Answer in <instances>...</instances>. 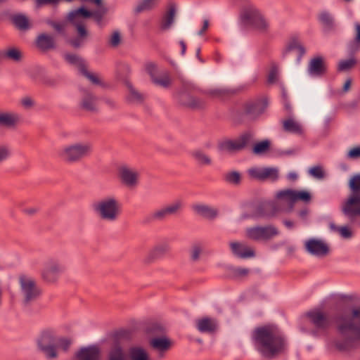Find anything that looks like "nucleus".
I'll use <instances>...</instances> for the list:
<instances>
[{
  "mask_svg": "<svg viewBox=\"0 0 360 360\" xmlns=\"http://www.w3.org/2000/svg\"><path fill=\"white\" fill-rule=\"evenodd\" d=\"M251 339L257 352L269 359L283 354L286 349L285 338L274 325L255 328L252 332Z\"/></svg>",
  "mask_w": 360,
  "mask_h": 360,
  "instance_id": "obj_1",
  "label": "nucleus"
},
{
  "mask_svg": "<svg viewBox=\"0 0 360 360\" xmlns=\"http://www.w3.org/2000/svg\"><path fill=\"white\" fill-rule=\"evenodd\" d=\"M336 323L339 336L335 345L338 349L348 350L356 340L360 341V307L352 310L351 317H338Z\"/></svg>",
  "mask_w": 360,
  "mask_h": 360,
  "instance_id": "obj_2",
  "label": "nucleus"
},
{
  "mask_svg": "<svg viewBox=\"0 0 360 360\" xmlns=\"http://www.w3.org/2000/svg\"><path fill=\"white\" fill-rule=\"evenodd\" d=\"M348 186L352 193L342 203L341 211L350 222L360 225V174L352 176Z\"/></svg>",
  "mask_w": 360,
  "mask_h": 360,
  "instance_id": "obj_3",
  "label": "nucleus"
},
{
  "mask_svg": "<svg viewBox=\"0 0 360 360\" xmlns=\"http://www.w3.org/2000/svg\"><path fill=\"white\" fill-rule=\"evenodd\" d=\"M94 210L103 221L114 222L117 220L120 212V204L112 196L104 198L94 205Z\"/></svg>",
  "mask_w": 360,
  "mask_h": 360,
  "instance_id": "obj_4",
  "label": "nucleus"
},
{
  "mask_svg": "<svg viewBox=\"0 0 360 360\" xmlns=\"http://www.w3.org/2000/svg\"><path fill=\"white\" fill-rule=\"evenodd\" d=\"M92 144L89 142H77L68 145L60 151V157L67 163H75L90 155Z\"/></svg>",
  "mask_w": 360,
  "mask_h": 360,
  "instance_id": "obj_5",
  "label": "nucleus"
},
{
  "mask_svg": "<svg viewBox=\"0 0 360 360\" xmlns=\"http://www.w3.org/2000/svg\"><path fill=\"white\" fill-rule=\"evenodd\" d=\"M56 342V333L51 329L42 330L37 338L38 349L49 359L58 357Z\"/></svg>",
  "mask_w": 360,
  "mask_h": 360,
  "instance_id": "obj_6",
  "label": "nucleus"
},
{
  "mask_svg": "<svg viewBox=\"0 0 360 360\" xmlns=\"http://www.w3.org/2000/svg\"><path fill=\"white\" fill-rule=\"evenodd\" d=\"M240 18L246 24L256 30L264 32L268 30L269 23L262 13L255 6L248 5L240 11Z\"/></svg>",
  "mask_w": 360,
  "mask_h": 360,
  "instance_id": "obj_7",
  "label": "nucleus"
},
{
  "mask_svg": "<svg viewBox=\"0 0 360 360\" xmlns=\"http://www.w3.org/2000/svg\"><path fill=\"white\" fill-rule=\"evenodd\" d=\"M18 282L25 304H30L40 296L41 290L32 277L26 274H20L18 277Z\"/></svg>",
  "mask_w": 360,
  "mask_h": 360,
  "instance_id": "obj_8",
  "label": "nucleus"
},
{
  "mask_svg": "<svg viewBox=\"0 0 360 360\" xmlns=\"http://www.w3.org/2000/svg\"><path fill=\"white\" fill-rule=\"evenodd\" d=\"M254 141L251 132H245L234 140H225L219 143V149L229 153H234L245 149Z\"/></svg>",
  "mask_w": 360,
  "mask_h": 360,
  "instance_id": "obj_9",
  "label": "nucleus"
},
{
  "mask_svg": "<svg viewBox=\"0 0 360 360\" xmlns=\"http://www.w3.org/2000/svg\"><path fill=\"white\" fill-rule=\"evenodd\" d=\"M140 174L139 171L127 165H122L117 169V178L122 186L132 190L137 187L139 183Z\"/></svg>",
  "mask_w": 360,
  "mask_h": 360,
  "instance_id": "obj_10",
  "label": "nucleus"
},
{
  "mask_svg": "<svg viewBox=\"0 0 360 360\" xmlns=\"http://www.w3.org/2000/svg\"><path fill=\"white\" fill-rule=\"evenodd\" d=\"M91 14V11L83 7L72 11L68 14V20L75 27L78 37L81 39H86L89 34L82 18H89Z\"/></svg>",
  "mask_w": 360,
  "mask_h": 360,
  "instance_id": "obj_11",
  "label": "nucleus"
},
{
  "mask_svg": "<svg viewBox=\"0 0 360 360\" xmlns=\"http://www.w3.org/2000/svg\"><path fill=\"white\" fill-rule=\"evenodd\" d=\"M279 234L278 229L273 225L255 226L246 230V236L254 240H268Z\"/></svg>",
  "mask_w": 360,
  "mask_h": 360,
  "instance_id": "obj_12",
  "label": "nucleus"
},
{
  "mask_svg": "<svg viewBox=\"0 0 360 360\" xmlns=\"http://www.w3.org/2000/svg\"><path fill=\"white\" fill-rule=\"evenodd\" d=\"M63 272V267L59 262L53 259L47 261L41 271V278L42 281L49 284L56 283Z\"/></svg>",
  "mask_w": 360,
  "mask_h": 360,
  "instance_id": "obj_13",
  "label": "nucleus"
},
{
  "mask_svg": "<svg viewBox=\"0 0 360 360\" xmlns=\"http://www.w3.org/2000/svg\"><path fill=\"white\" fill-rule=\"evenodd\" d=\"M266 105L263 99L248 101L244 105V114L250 120H255L264 112Z\"/></svg>",
  "mask_w": 360,
  "mask_h": 360,
  "instance_id": "obj_14",
  "label": "nucleus"
},
{
  "mask_svg": "<svg viewBox=\"0 0 360 360\" xmlns=\"http://www.w3.org/2000/svg\"><path fill=\"white\" fill-rule=\"evenodd\" d=\"M306 250L312 255L323 257L329 252L328 245L321 240L311 238L304 243Z\"/></svg>",
  "mask_w": 360,
  "mask_h": 360,
  "instance_id": "obj_15",
  "label": "nucleus"
},
{
  "mask_svg": "<svg viewBox=\"0 0 360 360\" xmlns=\"http://www.w3.org/2000/svg\"><path fill=\"white\" fill-rule=\"evenodd\" d=\"M10 20L12 25L20 32H27L33 27V22L31 18L22 13H17L11 15Z\"/></svg>",
  "mask_w": 360,
  "mask_h": 360,
  "instance_id": "obj_16",
  "label": "nucleus"
},
{
  "mask_svg": "<svg viewBox=\"0 0 360 360\" xmlns=\"http://www.w3.org/2000/svg\"><path fill=\"white\" fill-rule=\"evenodd\" d=\"M169 251V245L166 243H162L154 246L144 258V263L150 264L155 260L162 257Z\"/></svg>",
  "mask_w": 360,
  "mask_h": 360,
  "instance_id": "obj_17",
  "label": "nucleus"
},
{
  "mask_svg": "<svg viewBox=\"0 0 360 360\" xmlns=\"http://www.w3.org/2000/svg\"><path fill=\"white\" fill-rule=\"evenodd\" d=\"M97 101L98 98L93 93L84 91L81 99L80 107L83 110L96 112L98 110Z\"/></svg>",
  "mask_w": 360,
  "mask_h": 360,
  "instance_id": "obj_18",
  "label": "nucleus"
},
{
  "mask_svg": "<svg viewBox=\"0 0 360 360\" xmlns=\"http://www.w3.org/2000/svg\"><path fill=\"white\" fill-rule=\"evenodd\" d=\"M195 323L197 329L201 333H214L218 328L217 321L207 316L196 320Z\"/></svg>",
  "mask_w": 360,
  "mask_h": 360,
  "instance_id": "obj_19",
  "label": "nucleus"
},
{
  "mask_svg": "<svg viewBox=\"0 0 360 360\" xmlns=\"http://www.w3.org/2000/svg\"><path fill=\"white\" fill-rule=\"evenodd\" d=\"M150 347L157 351L160 357H162L164 353L168 351L172 345L170 339L167 337L155 338L150 340Z\"/></svg>",
  "mask_w": 360,
  "mask_h": 360,
  "instance_id": "obj_20",
  "label": "nucleus"
},
{
  "mask_svg": "<svg viewBox=\"0 0 360 360\" xmlns=\"http://www.w3.org/2000/svg\"><path fill=\"white\" fill-rule=\"evenodd\" d=\"M278 212L277 205L273 202L260 203L256 210V215L259 217H273Z\"/></svg>",
  "mask_w": 360,
  "mask_h": 360,
  "instance_id": "obj_21",
  "label": "nucleus"
},
{
  "mask_svg": "<svg viewBox=\"0 0 360 360\" xmlns=\"http://www.w3.org/2000/svg\"><path fill=\"white\" fill-rule=\"evenodd\" d=\"M305 53V49L297 40H292L289 44L285 56L291 60L292 56H296V61L299 62Z\"/></svg>",
  "mask_w": 360,
  "mask_h": 360,
  "instance_id": "obj_22",
  "label": "nucleus"
},
{
  "mask_svg": "<svg viewBox=\"0 0 360 360\" xmlns=\"http://www.w3.org/2000/svg\"><path fill=\"white\" fill-rule=\"evenodd\" d=\"M20 116L12 112H0V127L15 128L20 122Z\"/></svg>",
  "mask_w": 360,
  "mask_h": 360,
  "instance_id": "obj_23",
  "label": "nucleus"
},
{
  "mask_svg": "<svg viewBox=\"0 0 360 360\" xmlns=\"http://www.w3.org/2000/svg\"><path fill=\"white\" fill-rule=\"evenodd\" d=\"M78 360H100L101 351L96 346L82 348L77 354Z\"/></svg>",
  "mask_w": 360,
  "mask_h": 360,
  "instance_id": "obj_24",
  "label": "nucleus"
},
{
  "mask_svg": "<svg viewBox=\"0 0 360 360\" xmlns=\"http://www.w3.org/2000/svg\"><path fill=\"white\" fill-rule=\"evenodd\" d=\"M36 45L42 51L56 49V41L53 36L41 33L36 39Z\"/></svg>",
  "mask_w": 360,
  "mask_h": 360,
  "instance_id": "obj_25",
  "label": "nucleus"
},
{
  "mask_svg": "<svg viewBox=\"0 0 360 360\" xmlns=\"http://www.w3.org/2000/svg\"><path fill=\"white\" fill-rule=\"evenodd\" d=\"M129 360H151L148 349L141 345H133L128 349Z\"/></svg>",
  "mask_w": 360,
  "mask_h": 360,
  "instance_id": "obj_26",
  "label": "nucleus"
},
{
  "mask_svg": "<svg viewBox=\"0 0 360 360\" xmlns=\"http://www.w3.org/2000/svg\"><path fill=\"white\" fill-rule=\"evenodd\" d=\"M230 247L233 253L240 258L245 259L255 256V251L252 248L242 243L231 242L230 243Z\"/></svg>",
  "mask_w": 360,
  "mask_h": 360,
  "instance_id": "obj_27",
  "label": "nucleus"
},
{
  "mask_svg": "<svg viewBox=\"0 0 360 360\" xmlns=\"http://www.w3.org/2000/svg\"><path fill=\"white\" fill-rule=\"evenodd\" d=\"M108 360H127L124 348L121 343L115 340L108 351Z\"/></svg>",
  "mask_w": 360,
  "mask_h": 360,
  "instance_id": "obj_28",
  "label": "nucleus"
},
{
  "mask_svg": "<svg viewBox=\"0 0 360 360\" xmlns=\"http://www.w3.org/2000/svg\"><path fill=\"white\" fill-rule=\"evenodd\" d=\"M307 316L318 328H326L328 325L326 315L319 310H314L308 312Z\"/></svg>",
  "mask_w": 360,
  "mask_h": 360,
  "instance_id": "obj_29",
  "label": "nucleus"
},
{
  "mask_svg": "<svg viewBox=\"0 0 360 360\" xmlns=\"http://www.w3.org/2000/svg\"><path fill=\"white\" fill-rule=\"evenodd\" d=\"M309 72L314 75H322L326 72V66L321 57L312 58L309 64Z\"/></svg>",
  "mask_w": 360,
  "mask_h": 360,
  "instance_id": "obj_30",
  "label": "nucleus"
},
{
  "mask_svg": "<svg viewBox=\"0 0 360 360\" xmlns=\"http://www.w3.org/2000/svg\"><path fill=\"white\" fill-rule=\"evenodd\" d=\"M193 209L198 214L208 219H214L218 215V210L217 209L207 205H195Z\"/></svg>",
  "mask_w": 360,
  "mask_h": 360,
  "instance_id": "obj_31",
  "label": "nucleus"
},
{
  "mask_svg": "<svg viewBox=\"0 0 360 360\" xmlns=\"http://www.w3.org/2000/svg\"><path fill=\"white\" fill-rule=\"evenodd\" d=\"M128 95L127 100L129 103L140 104L144 101V95L136 89L131 84L127 83Z\"/></svg>",
  "mask_w": 360,
  "mask_h": 360,
  "instance_id": "obj_32",
  "label": "nucleus"
},
{
  "mask_svg": "<svg viewBox=\"0 0 360 360\" xmlns=\"http://www.w3.org/2000/svg\"><path fill=\"white\" fill-rule=\"evenodd\" d=\"M176 13V6L174 3H169L168 9L161 23V28L164 30H168L172 25Z\"/></svg>",
  "mask_w": 360,
  "mask_h": 360,
  "instance_id": "obj_33",
  "label": "nucleus"
},
{
  "mask_svg": "<svg viewBox=\"0 0 360 360\" xmlns=\"http://www.w3.org/2000/svg\"><path fill=\"white\" fill-rule=\"evenodd\" d=\"M319 20L326 30H333L335 27L333 15L328 11H322L319 14Z\"/></svg>",
  "mask_w": 360,
  "mask_h": 360,
  "instance_id": "obj_34",
  "label": "nucleus"
},
{
  "mask_svg": "<svg viewBox=\"0 0 360 360\" xmlns=\"http://www.w3.org/2000/svg\"><path fill=\"white\" fill-rule=\"evenodd\" d=\"M152 82L165 89L169 88L172 84V79L166 71L160 72L152 80Z\"/></svg>",
  "mask_w": 360,
  "mask_h": 360,
  "instance_id": "obj_35",
  "label": "nucleus"
},
{
  "mask_svg": "<svg viewBox=\"0 0 360 360\" xmlns=\"http://www.w3.org/2000/svg\"><path fill=\"white\" fill-rule=\"evenodd\" d=\"M276 198L278 200H283L292 206L295 203V191L292 189H285L279 191L276 194Z\"/></svg>",
  "mask_w": 360,
  "mask_h": 360,
  "instance_id": "obj_36",
  "label": "nucleus"
},
{
  "mask_svg": "<svg viewBox=\"0 0 360 360\" xmlns=\"http://www.w3.org/2000/svg\"><path fill=\"white\" fill-rule=\"evenodd\" d=\"M192 156L200 165L208 166L212 164L211 158L200 150H194Z\"/></svg>",
  "mask_w": 360,
  "mask_h": 360,
  "instance_id": "obj_37",
  "label": "nucleus"
},
{
  "mask_svg": "<svg viewBox=\"0 0 360 360\" xmlns=\"http://www.w3.org/2000/svg\"><path fill=\"white\" fill-rule=\"evenodd\" d=\"M279 77V69L278 65L271 63L269 66V69L267 73V84L272 85L276 84L278 81Z\"/></svg>",
  "mask_w": 360,
  "mask_h": 360,
  "instance_id": "obj_38",
  "label": "nucleus"
},
{
  "mask_svg": "<svg viewBox=\"0 0 360 360\" xmlns=\"http://www.w3.org/2000/svg\"><path fill=\"white\" fill-rule=\"evenodd\" d=\"M279 172L277 168L266 167L263 169L262 181H275L278 179Z\"/></svg>",
  "mask_w": 360,
  "mask_h": 360,
  "instance_id": "obj_39",
  "label": "nucleus"
},
{
  "mask_svg": "<svg viewBox=\"0 0 360 360\" xmlns=\"http://www.w3.org/2000/svg\"><path fill=\"white\" fill-rule=\"evenodd\" d=\"M283 129L285 131L290 133H301V126L294 120L288 119L283 121Z\"/></svg>",
  "mask_w": 360,
  "mask_h": 360,
  "instance_id": "obj_40",
  "label": "nucleus"
},
{
  "mask_svg": "<svg viewBox=\"0 0 360 360\" xmlns=\"http://www.w3.org/2000/svg\"><path fill=\"white\" fill-rule=\"evenodd\" d=\"M65 59L70 64L75 65L78 67L79 71L82 70V68H85L84 60L82 58L76 54L65 53Z\"/></svg>",
  "mask_w": 360,
  "mask_h": 360,
  "instance_id": "obj_41",
  "label": "nucleus"
},
{
  "mask_svg": "<svg viewBox=\"0 0 360 360\" xmlns=\"http://www.w3.org/2000/svg\"><path fill=\"white\" fill-rule=\"evenodd\" d=\"M157 4L156 0H141L136 7V12L141 13L153 9Z\"/></svg>",
  "mask_w": 360,
  "mask_h": 360,
  "instance_id": "obj_42",
  "label": "nucleus"
},
{
  "mask_svg": "<svg viewBox=\"0 0 360 360\" xmlns=\"http://www.w3.org/2000/svg\"><path fill=\"white\" fill-rule=\"evenodd\" d=\"M270 144L271 143L269 140H264L259 142L254 146L252 152L257 155L264 153L269 150Z\"/></svg>",
  "mask_w": 360,
  "mask_h": 360,
  "instance_id": "obj_43",
  "label": "nucleus"
},
{
  "mask_svg": "<svg viewBox=\"0 0 360 360\" xmlns=\"http://www.w3.org/2000/svg\"><path fill=\"white\" fill-rule=\"evenodd\" d=\"M330 227L334 231L339 233L345 238H349L352 236V231L346 226H337L334 224H330Z\"/></svg>",
  "mask_w": 360,
  "mask_h": 360,
  "instance_id": "obj_44",
  "label": "nucleus"
},
{
  "mask_svg": "<svg viewBox=\"0 0 360 360\" xmlns=\"http://www.w3.org/2000/svg\"><path fill=\"white\" fill-rule=\"evenodd\" d=\"M5 56L13 61L18 62L21 60L22 55L18 49L13 47L8 49L5 52Z\"/></svg>",
  "mask_w": 360,
  "mask_h": 360,
  "instance_id": "obj_45",
  "label": "nucleus"
},
{
  "mask_svg": "<svg viewBox=\"0 0 360 360\" xmlns=\"http://www.w3.org/2000/svg\"><path fill=\"white\" fill-rule=\"evenodd\" d=\"M356 60L355 58H350L345 60H341L338 67V70L340 72L348 71L355 66Z\"/></svg>",
  "mask_w": 360,
  "mask_h": 360,
  "instance_id": "obj_46",
  "label": "nucleus"
},
{
  "mask_svg": "<svg viewBox=\"0 0 360 360\" xmlns=\"http://www.w3.org/2000/svg\"><path fill=\"white\" fill-rule=\"evenodd\" d=\"M225 179L231 184L238 185L241 181V175L238 172L233 171L226 174Z\"/></svg>",
  "mask_w": 360,
  "mask_h": 360,
  "instance_id": "obj_47",
  "label": "nucleus"
},
{
  "mask_svg": "<svg viewBox=\"0 0 360 360\" xmlns=\"http://www.w3.org/2000/svg\"><path fill=\"white\" fill-rule=\"evenodd\" d=\"M81 73L87 78L93 84L100 85L102 84L100 78L95 74L90 72L87 70L86 67L82 68V70L80 71Z\"/></svg>",
  "mask_w": 360,
  "mask_h": 360,
  "instance_id": "obj_48",
  "label": "nucleus"
},
{
  "mask_svg": "<svg viewBox=\"0 0 360 360\" xmlns=\"http://www.w3.org/2000/svg\"><path fill=\"white\" fill-rule=\"evenodd\" d=\"M186 105L191 109L196 110L202 108L205 106V103L199 98L190 97L186 102Z\"/></svg>",
  "mask_w": 360,
  "mask_h": 360,
  "instance_id": "obj_49",
  "label": "nucleus"
},
{
  "mask_svg": "<svg viewBox=\"0 0 360 360\" xmlns=\"http://www.w3.org/2000/svg\"><path fill=\"white\" fill-rule=\"evenodd\" d=\"M311 200V196L309 192L305 191H295V202L297 200L309 202Z\"/></svg>",
  "mask_w": 360,
  "mask_h": 360,
  "instance_id": "obj_50",
  "label": "nucleus"
},
{
  "mask_svg": "<svg viewBox=\"0 0 360 360\" xmlns=\"http://www.w3.org/2000/svg\"><path fill=\"white\" fill-rule=\"evenodd\" d=\"M144 67L151 80L160 72L158 70V65L155 63L148 62L145 64Z\"/></svg>",
  "mask_w": 360,
  "mask_h": 360,
  "instance_id": "obj_51",
  "label": "nucleus"
},
{
  "mask_svg": "<svg viewBox=\"0 0 360 360\" xmlns=\"http://www.w3.org/2000/svg\"><path fill=\"white\" fill-rule=\"evenodd\" d=\"M11 155L10 147L6 144L0 145V164L8 160Z\"/></svg>",
  "mask_w": 360,
  "mask_h": 360,
  "instance_id": "obj_52",
  "label": "nucleus"
},
{
  "mask_svg": "<svg viewBox=\"0 0 360 360\" xmlns=\"http://www.w3.org/2000/svg\"><path fill=\"white\" fill-rule=\"evenodd\" d=\"M249 269L245 268H231V275L235 278H241L245 277L249 274Z\"/></svg>",
  "mask_w": 360,
  "mask_h": 360,
  "instance_id": "obj_53",
  "label": "nucleus"
},
{
  "mask_svg": "<svg viewBox=\"0 0 360 360\" xmlns=\"http://www.w3.org/2000/svg\"><path fill=\"white\" fill-rule=\"evenodd\" d=\"M20 103L25 110H30L36 105L34 100L30 96H25L22 98Z\"/></svg>",
  "mask_w": 360,
  "mask_h": 360,
  "instance_id": "obj_54",
  "label": "nucleus"
},
{
  "mask_svg": "<svg viewBox=\"0 0 360 360\" xmlns=\"http://www.w3.org/2000/svg\"><path fill=\"white\" fill-rule=\"evenodd\" d=\"M205 93L212 98H220L226 94L228 91L222 89H210L205 90Z\"/></svg>",
  "mask_w": 360,
  "mask_h": 360,
  "instance_id": "obj_55",
  "label": "nucleus"
},
{
  "mask_svg": "<svg viewBox=\"0 0 360 360\" xmlns=\"http://www.w3.org/2000/svg\"><path fill=\"white\" fill-rule=\"evenodd\" d=\"M202 252V247L200 245H194L191 250V257L192 261H198L200 259V256Z\"/></svg>",
  "mask_w": 360,
  "mask_h": 360,
  "instance_id": "obj_56",
  "label": "nucleus"
},
{
  "mask_svg": "<svg viewBox=\"0 0 360 360\" xmlns=\"http://www.w3.org/2000/svg\"><path fill=\"white\" fill-rule=\"evenodd\" d=\"M182 207V203L180 201H176L172 204L165 207L169 215H174L178 213Z\"/></svg>",
  "mask_w": 360,
  "mask_h": 360,
  "instance_id": "obj_57",
  "label": "nucleus"
},
{
  "mask_svg": "<svg viewBox=\"0 0 360 360\" xmlns=\"http://www.w3.org/2000/svg\"><path fill=\"white\" fill-rule=\"evenodd\" d=\"M309 173L316 179H321L324 177V172L320 166H315L309 169Z\"/></svg>",
  "mask_w": 360,
  "mask_h": 360,
  "instance_id": "obj_58",
  "label": "nucleus"
},
{
  "mask_svg": "<svg viewBox=\"0 0 360 360\" xmlns=\"http://www.w3.org/2000/svg\"><path fill=\"white\" fill-rule=\"evenodd\" d=\"M99 8L98 11L94 12H91V17L93 16L95 18L96 20L100 22L103 17L104 15L106 14L108 9L103 4L101 6H98Z\"/></svg>",
  "mask_w": 360,
  "mask_h": 360,
  "instance_id": "obj_59",
  "label": "nucleus"
},
{
  "mask_svg": "<svg viewBox=\"0 0 360 360\" xmlns=\"http://www.w3.org/2000/svg\"><path fill=\"white\" fill-rule=\"evenodd\" d=\"M120 33L118 31L113 32L109 40L110 44L113 47H117L120 45Z\"/></svg>",
  "mask_w": 360,
  "mask_h": 360,
  "instance_id": "obj_60",
  "label": "nucleus"
},
{
  "mask_svg": "<svg viewBox=\"0 0 360 360\" xmlns=\"http://www.w3.org/2000/svg\"><path fill=\"white\" fill-rule=\"evenodd\" d=\"M250 177L262 181L263 169L250 168L248 171Z\"/></svg>",
  "mask_w": 360,
  "mask_h": 360,
  "instance_id": "obj_61",
  "label": "nucleus"
},
{
  "mask_svg": "<svg viewBox=\"0 0 360 360\" xmlns=\"http://www.w3.org/2000/svg\"><path fill=\"white\" fill-rule=\"evenodd\" d=\"M47 24L51 25L55 30L59 33H63L65 29V23L56 22L53 20H47Z\"/></svg>",
  "mask_w": 360,
  "mask_h": 360,
  "instance_id": "obj_62",
  "label": "nucleus"
},
{
  "mask_svg": "<svg viewBox=\"0 0 360 360\" xmlns=\"http://www.w3.org/2000/svg\"><path fill=\"white\" fill-rule=\"evenodd\" d=\"M167 216H169V214L165 207L155 212L153 214V217L159 220H162Z\"/></svg>",
  "mask_w": 360,
  "mask_h": 360,
  "instance_id": "obj_63",
  "label": "nucleus"
},
{
  "mask_svg": "<svg viewBox=\"0 0 360 360\" xmlns=\"http://www.w3.org/2000/svg\"><path fill=\"white\" fill-rule=\"evenodd\" d=\"M347 157L350 159H356L360 158V147L352 148L347 153Z\"/></svg>",
  "mask_w": 360,
  "mask_h": 360,
  "instance_id": "obj_64",
  "label": "nucleus"
}]
</instances>
